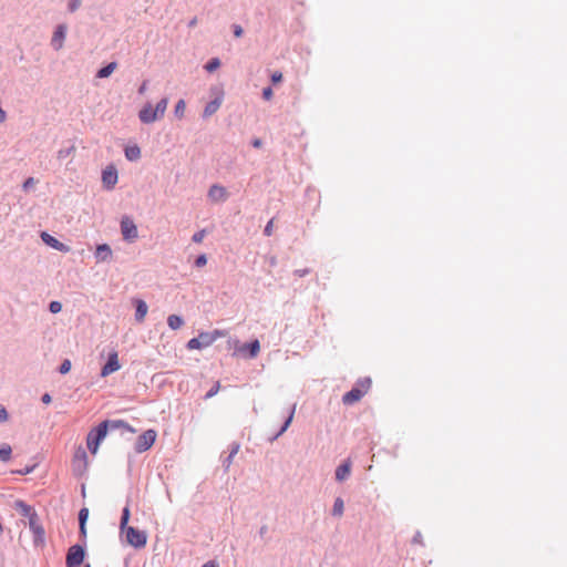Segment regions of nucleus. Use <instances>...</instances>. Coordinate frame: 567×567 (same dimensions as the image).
<instances>
[{"instance_id":"nucleus-3","label":"nucleus","mask_w":567,"mask_h":567,"mask_svg":"<svg viewBox=\"0 0 567 567\" xmlns=\"http://www.w3.org/2000/svg\"><path fill=\"white\" fill-rule=\"evenodd\" d=\"M109 430V423L102 422L99 426L93 429L86 439L87 449L95 455L99 451L101 442L105 439Z\"/></svg>"},{"instance_id":"nucleus-14","label":"nucleus","mask_w":567,"mask_h":567,"mask_svg":"<svg viewBox=\"0 0 567 567\" xmlns=\"http://www.w3.org/2000/svg\"><path fill=\"white\" fill-rule=\"evenodd\" d=\"M42 241L48 245L49 247L58 250V251H61V252H69L70 251V247L66 246L65 244L61 243L60 240H58L55 237H53L52 235H50L49 233L47 231H42L41 235H40Z\"/></svg>"},{"instance_id":"nucleus-36","label":"nucleus","mask_w":567,"mask_h":567,"mask_svg":"<svg viewBox=\"0 0 567 567\" xmlns=\"http://www.w3.org/2000/svg\"><path fill=\"white\" fill-rule=\"evenodd\" d=\"M49 310L51 313H59L62 310V303L60 301H51L49 303Z\"/></svg>"},{"instance_id":"nucleus-16","label":"nucleus","mask_w":567,"mask_h":567,"mask_svg":"<svg viewBox=\"0 0 567 567\" xmlns=\"http://www.w3.org/2000/svg\"><path fill=\"white\" fill-rule=\"evenodd\" d=\"M135 321L142 323L145 320V317L148 312L147 303L142 299H135Z\"/></svg>"},{"instance_id":"nucleus-13","label":"nucleus","mask_w":567,"mask_h":567,"mask_svg":"<svg viewBox=\"0 0 567 567\" xmlns=\"http://www.w3.org/2000/svg\"><path fill=\"white\" fill-rule=\"evenodd\" d=\"M121 369V364L118 361V354L116 351H112L109 354L107 362L103 365L101 370L102 377H107Z\"/></svg>"},{"instance_id":"nucleus-32","label":"nucleus","mask_w":567,"mask_h":567,"mask_svg":"<svg viewBox=\"0 0 567 567\" xmlns=\"http://www.w3.org/2000/svg\"><path fill=\"white\" fill-rule=\"evenodd\" d=\"M249 349V355L255 358L258 355L260 351V343L258 340L252 341L251 343L246 346Z\"/></svg>"},{"instance_id":"nucleus-42","label":"nucleus","mask_w":567,"mask_h":567,"mask_svg":"<svg viewBox=\"0 0 567 567\" xmlns=\"http://www.w3.org/2000/svg\"><path fill=\"white\" fill-rule=\"evenodd\" d=\"M9 419L7 409L0 404V422H6Z\"/></svg>"},{"instance_id":"nucleus-25","label":"nucleus","mask_w":567,"mask_h":567,"mask_svg":"<svg viewBox=\"0 0 567 567\" xmlns=\"http://www.w3.org/2000/svg\"><path fill=\"white\" fill-rule=\"evenodd\" d=\"M29 526L35 534L37 538H41L44 534L43 528L38 524V516H33L29 519Z\"/></svg>"},{"instance_id":"nucleus-50","label":"nucleus","mask_w":567,"mask_h":567,"mask_svg":"<svg viewBox=\"0 0 567 567\" xmlns=\"http://www.w3.org/2000/svg\"><path fill=\"white\" fill-rule=\"evenodd\" d=\"M197 22H198L197 18H196V17H194V18L188 22V27H189V28H194V27H196V25H197Z\"/></svg>"},{"instance_id":"nucleus-30","label":"nucleus","mask_w":567,"mask_h":567,"mask_svg":"<svg viewBox=\"0 0 567 567\" xmlns=\"http://www.w3.org/2000/svg\"><path fill=\"white\" fill-rule=\"evenodd\" d=\"M128 520H130V508L128 506L124 507L123 508V513H122V517H121V523H120V530H125L126 528H128Z\"/></svg>"},{"instance_id":"nucleus-6","label":"nucleus","mask_w":567,"mask_h":567,"mask_svg":"<svg viewBox=\"0 0 567 567\" xmlns=\"http://www.w3.org/2000/svg\"><path fill=\"white\" fill-rule=\"evenodd\" d=\"M229 196L228 189L220 184H213L207 190V198L212 204H223L228 200Z\"/></svg>"},{"instance_id":"nucleus-29","label":"nucleus","mask_w":567,"mask_h":567,"mask_svg":"<svg viewBox=\"0 0 567 567\" xmlns=\"http://www.w3.org/2000/svg\"><path fill=\"white\" fill-rule=\"evenodd\" d=\"M185 111H186V103L184 100H178L176 105H175V109H174V114L177 118L182 120L184 116H185Z\"/></svg>"},{"instance_id":"nucleus-7","label":"nucleus","mask_w":567,"mask_h":567,"mask_svg":"<svg viewBox=\"0 0 567 567\" xmlns=\"http://www.w3.org/2000/svg\"><path fill=\"white\" fill-rule=\"evenodd\" d=\"M72 465L74 473L79 476L83 475L87 470L89 461L86 452L83 447L80 446L76 449L73 456Z\"/></svg>"},{"instance_id":"nucleus-5","label":"nucleus","mask_w":567,"mask_h":567,"mask_svg":"<svg viewBox=\"0 0 567 567\" xmlns=\"http://www.w3.org/2000/svg\"><path fill=\"white\" fill-rule=\"evenodd\" d=\"M121 234L125 241L134 243L138 238V229L134 220L130 217H123L120 224Z\"/></svg>"},{"instance_id":"nucleus-23","label":"nucleus","mask_w":567,"mask_h":567,"mask_svg":"<svg viewBox=\"0 0 567 567\" xmlns=\"http://www.w3.org/2000/svg\"><path fill=\"white\" fill-rule=\"evenodd\" d=\"M295 411H296V405L292 406V409L289 413V416L287 417L286 422L282 423L280 431L270 440L271 442L275 441L276 439H278L280 435H282L288 430L289 425L292 422Z\"/></svg>"},{"instance_id":"nucleus-8","label":"nucleus","mask_w":567,"mask_h":567,"mask_svg":"<svg viewBox=\"0 0 567 567\" xmlns=\"http://www.w3.org/2000/svg\"><path fill=\"white\" fill-rule=\"evenodd\" d=\"M118 182V172L114 165H107L102 171V185L106 190L114 189L115 185Z\"/></svg>"},{"instance_id":"nucleus-46","label":"nucleus","mask_w":567,"mask_h":567,"mask_svg":"<svg viewBox=\"0 0 567 567\" xmlns=\"http://www.w3.org/2000/svg\"><path fill=\"white\" fill-rule=\"evenodd\" d=\"M282 80V74L280 72H275L272 75H271V81L274 83H278Z\"/></svg>"},{"instance_id":"nucleus-1","label":"nucleus","mask_w":567,"mask_h":567,"mask_svg":"<svg viewBox=\"0 0 567 567\" xmlns=\"http://www.w3.org/2000/svg\"><path fill=\"white\" fill-rule=\"evenodd\" d=\"M167 106V97L161 99L155 105L147 102L138 111V120L141 121V123L146 125L161 121L166 113Z\"/></svg>"},{"instance_id":"nucleus-31","label":"nucleus","mask_w":567,"mask_h":567,"mask_svg":"<svg viewBox=\"0 0 567 567\" xmlns=\"http://www.w3.org/2000/svg\"><path fill=\"white\" fill-rule=\"evenodd\" d=\"M220 66V60L218 58H213L210 59L206 64H205V70L207 72H214L216 71L218 68Z\"/></svg>"},{"instance_id":"nucleus-55","label":"nucleus","mask_w":567,"mask_h":567,"mask_svg":"<svg viewBox=\"0 0 567 567\" xmlns=\"http://www.w3.org/2000/svg\"><path fill=\"white\" fill-rule=\"evenodd\" d=\"M306 272H307V271L300 270L299 275H300V276H305V274H306Z\"/></svg>"},{"instance_id":"nucleus-28","label":"nucleus","mask_w":567,"mask_h":567,"mask_svg":"<svg viewBox=\"0 0 567 567\" xmlns=\"http://www.w3.org/2000/svg\"><path fill=\"white\" fill-rule=\"evenodd\" d=\"M209 93L213 99L224 101L225 91L221 85H213Z\"/></svg>"},{"instance_id":"nucleus-2","label":"nucleus","mask_w":567,"mask_h":567,"mask_svg":"<svg viewBox=\"0 0 567 567\" xmlns=\"http://www.w3.org/2000/svg\"><path fill=\"white\" fill-rule=\"evenodd\" d=\"M224 337V332L220 330H214L213 332H200L198 337L190 339L187 342L189 350H200L212 346L218 338Z\"/></svg>"},{"instance_id":"nucleus-19","label":"nucleus","mask_w":567,"mask_h":567,"mask_svg":"<svg viewBox=\"0 0 567 567\" xmlns=\"http://www.w3.org/2000/svg\"><path fill=\"white\" fill-rule=\"evenodd\" d=\"M343 513H344V502L341 497H337L334 499V503H333V506L331 509V515L334 518H341L343 516Z\"/></svg>"},{"instance_id":"nucleus-41","label":"nucleus","mask_w":567,"mask_h":567,"mask_svg":"<svg viewBox=\"0 0 567 567\" xmlns=\"http://www.w3.org/2000/svg\"><path fill=\"white\" fill-rule=\"evenodd\" d=\"M220 389V385H219V382H217L206 394V398L209 399V398H213L214 395H216L218 393Z\"/></svg>"},{"instance_id":"nucleus-39","label":"nucleus","mask_w":567,"mask_h":567,"mask_svg":"<svg viewBox=\"0 0 567 567\" xmlns=\"http://www.w3.org/2000/svg\"><path fill=\"white\" fill-rule=\"evenodd\" d=\"M343 402L348 404L354 402V389L346 393V395L343 396Z\"/></svg>"},{"instance_id":"nucleus-12","label":"nucleus","mask_w":567,"mask_h":567,"mask_svg":"<svg viewBox=\"0 0 567 567\" xmlns=\"http://www.w3.org/2000/svg\"><path fill=\"white\" fill-rule=\"evenodd\" d=\"M94 258L97 264L111 262L113 260V250L109 244H100L95 247Z\"/></svg>"},{"instance_id":"nucleus-4","label":"nucleus","mask_w":567,"mask_h":567,"mask_svg":"<svg viewBox=\"0 0 567 567\" xmlns=\"http://www.w3.org/2000/svg\"><path fill=\"white\" fill-rule=\"evenodd\" d=\"M121 534L125 536L126 543L134 548H143L147 543L146 532L136 529L132 526L122 530Z\"/></svg>"},{"instance_id":"nucleus-45","label":"nucleus","mask_w":567,"mask_h":567,"mask_svg":"<svg viewBox=\"0 0 567 567\" xmlns=\"http://www.w3.org/2000/svg\"><path fill=\"white\" fill-rule=\"evenodd\" d=\"M238 451H239V445H235L227 458L228 465L233 462V457L238 453Z\"/></svg>"},{"instance_id":"nucleus-33","label":"nucleus","mask_w":567,"mask_h":567,"mask_svg":"<svg viewBox=\"0 0 567 567\" xmlns=\"http://www.w3.org/2000/svg\"><path fill=\"white\" fill-rule=\"evenodd\" d=\"M109 423V429H120V427H125L130 431H133L124 421H106Z\"/></svg>"},{"instance_id":"nucleus-18","label":"nucleus","mask_w":567,"mask_h":567,"mask_svg":"<svg viewBox=\"0 0 567 567\" xmlns=\"http://www.w3.org/2000/svg\"><path fill=\"white\" fill-rule=\"evenodd\" d=\"M14 507L21 515L28 517V519L37 515L33 508L22 501H17Z\"/></svg>"},{"instance_id":"nucleus-51","label":"nucleus","mask_w":567,"mask_h":567,"mask_svg":"<svg viewBox=\"0 0 567 567\" xmlns=\"http://www.w3.org/2000/svg\"><path fill=\"white\" fill-rule=\"evenodd\" d=\"M146 85H147L146 82L142 83V85L138 87V93L140 94H143L146 91Z\"/></svg>"},{"instance_id":"nucleus-53","label":"nucleus","mask_w":567,"mask_h":567,"mask_svg":"<svg viewBox=\"0 0 567 567\" xmlns=\"http://www.w3.org/2000/svg\"><path fill=\"white\" fill-rule=\"evenodd\" d=\"M261 144L262 143H261V141L259 138H256L255 141H252V146L256 147V148L260 147Z\"/></svg>"},{"instance_id":"nucleus-44","label":"nucleus","mask_w":567,"mask_h":567,"mask_svg":"<svg viewBox=\"0 0 567 567\" xmlns=\"http://www.w3.org/2000/svg\"><path fill=\"white\" fill-rule=\"evenodd\" d=\"M233 30H234V35L236 38H240L243 35V33H244V30H243V28L239 24H234L233 25Z\"/></svg>"},{"instance_id":"nucleus-52","label":"nucleus","mask_w":567,"mask_h":567,"mask_svg":"<svg viewBox=\"0 0 567 567\" xmlns=\"http://www.w3.org/2000/svg\"><path fill=\"white\" fill-rule=\"evenodd\" d=\"M33 467H25L24 470L18 471L19 474H29L31 473Z\"/></svg>"},{"instance_id":"nucleus-56","label":"nucleus","mask_w":567,"mask_h":567,"mask_svg":"<svg viewBox=\"0 0 567 567\" xmlns=\"http://www.w3.org/2000/svg\"><path fill=\"white\" fill-rule=\"evenodd\" d=\"M85 567H90L89 565H86Z\"/></svg>"},{"instance_id":"nucleus-47","label":"nucleus","mask_w":567,"mask_h":567,"mask_svg":"<svg viewBox=\"0 0 567 567\" xmlns=\"http://www.w3.org/2000/svg\"><path fill=\"white\" fill-rule=\"evenodd\" d=\"M271 231H272V221L270 220V221L266 225V227H265V234H266L267 236H270V235H271Z\"/></svg>"},{"instance_id":"nucleus-48","label":"nucleus","mask_w":567,"mask_h":567,"mask_svg":"<svg viewBox=\"0 0 567 567\" xmlns=\"http://www.w3.org/2000/svg\"><path fill=\"white\" fill-rule=\"evenodd\" d=\"M41 400H42V402L44 404H49V403H51L52 399H51V395L49 393H45V394L42 395Z\"/></svg>"},{"instance_id":"nucleus-24","label":"nucleus","mask_w":567,"mask_h":567,"mask_svg":"<svg viewBox=\"0 0 567 567\" xmlns=\"http://www.w3.org/2000/svg\"><path fill=\"white\" fill-rule=\"evenodd\" d=\"M89 518V509L82 508L79 513L80 532L83 536H86V520Z\"/></svg>"},{"instance_id":"nucleus-54","label":"nucleus","mask_w":567,"mask_h":567,"mask_svg":"<svg viewBox=\"0 0 567 567\" xmlns=\"http://www.w3.org/2000/svg\"><path fill=\"white\" fill-rule=\"evenodd\" d=\"M306 272H307V271L300 270L299 275H300V276H305V274H306Z\"/></svg>"},{"instance_id":"nucleus-35","label":"nucleus","mask_w":567,"mask_h":567,"mask_svg":"<svg viewBox=\"0 0 567 567\" xmlns=\"http://www.w3.org/2000/svg\"><path fill=\"white\" fill-rule=\"evenodd\" d=\"M82 6V0H68V9L70 12H75Z\"/></svg>"},{"instance_id":"nucleus-26","label":"nucleus","mask_w":567,"mask_h":567,"mask_svg":"<svg viewBox=\"0 0 567 567\" xmlns=\"http://www.w3.org/2000/svg\"><path fill=\"white\" fill-rule=\"evenodd\" d=\"M74 151H75L74 146H69V147L61 148L56 153V158L59 161H64V159H66L69 157H72L73 154H74Z\"/></svg>"},{"instance_id":"nucleus-10","label":"nucleus","mask_w":567,"mask_h":567,"mask_svg":"<svg viewBox=\"0 0 567 567\" xmlns=\"http://www.w3.org/2000/svg\"><path fill=\"white\" fill-rule=\"evenodd\" d=\"M156 440V432L154 430H147L138 436L135 443V451L142 453L147 451Z\"/></svg>"},{"instance_id":"nucleus-20","label":"nucleus","mask_w":567,"mask_h":567,"mask_svg":"<svg viewBox=\"0 0 567 567\" xmlns=\"http://www.w3.org/2000/svg\"><path fill=\"white\" fill-rule=\"evenodd\" d=\"M184 319L178 315H169L167 317V326L172 330H178L184 326Z\"/></svg>"},{"instance_id":"nucleus-9","label":"nucleus","mask_w":567,"mask_h":567,"mask_svg":"<svg viewBox=\"0 0 567 567\" xmlns=\"http://www.w3.org/2000/svg\"><path fill=\"white\" fill-rule=\"evenodd\" d=\"M66 32L68 27L64 23L56 25V28L54 29L50 42L54 51H60L63 49L66 39Z\"/></svg>"},{"instance_id":"nucleus-49","label":"nucleus","mask_w":567,"mask_h":567,"mask_svg":"<svg viewBox=\"0 0 567 567\" xmlns=\"http://www.w3.org/2000/svg\"><path fill=\"white\" fill-rule=\"evenodd\" d=\"M202 567H219L217 563L210 560L205 563Z\"/></svg>"},{"instance_id":"nucleus-43","label":"nucleus","mask_w":567,"mask_h":567,"mask_svg":"<svg viewBox=\"0 0 567 567\" xmlns=\"http://www.w3.org/2000/svg\"><path fill=\"white\" fill-rule=\"evenodd\" d=\"M272 95H274V92H272V89L271 87H265L262 90V97L267 101L271 100L272 99Z\"/></svg>"},{"instance_id":"nucleus-17","label":"nucleus","mask_w":567,"mask_h":567,"mask_svg":"<svg viewBox=\"0 0 567 567\" xmlns=\"http://www.w3.org/2000/svg\"><path fill=\"white\" fill-rule=\"evenodd\" d=\"M224 101L213 99L208 102L203 111V117L208 118L213 116L221 106Z\"/></svg>"},{"instance_id":"nucleus-40","label":"nucleus","mask_w":567,"mask_h":567,"mask_svg":"<svg viewBox=\"0 0 567 567\" xmlns=\"http://www.w3.org/2000/svg\"><path fill=\"white\" fill-rule=\"evenodd\" d=\"M35 183H37V182H35V179H34L33 177H29V178H27V179L23 182L22 187H23V189H24V190H28L29 188H31L32 186H34V185H35Z\"/></svg>"},{"instance_id":"nucleus-15","label":"nucleus","mask_w":567,"mask_h":567,"mask_svg":"<svg viewBox=\"0 0 567 567\" xmlns=\"http://www.w3.org/2000/svg\"><path fill=\"white\" fill-rule=\"evenodd\" d=\"M352 472V462L350 458L346 460L341 465H339L336 470V480L338 482H343L350 477Z\"/></svg>"},{"instance_id":"nucleus-34","label":"nucleus","mask_w":567,"mask_h":567,"mask_svg":"<svg viewBox=\"0 0 567 567\" xmlns=\"http://www.w3.org/2000/svg\"><path fill=\"white\" fill-rule=\"evenodd\" d=\"M206 235H207L206 229L198 230L195 234H193L192 240L196 244H200L204 240V238L206 237Z\"/></svg>"},{"instance_id":"nucleus-22","label":"nucleus","mask_w":567,"mask_h":567,"mask_svg":"<svg viewBox=\"0 0 567 567\" xmlns=\"http://www.w3.org/2000/svg\"><path fill=\"white\" fill-rule=\"evenodd\" d=\"M125 156L131 162L137 161L141 158V148L137 145L127 146L125 148Z\"/></svg>"},{"instance_id":"nucleus-37","label":"nucleus","mask_w":567,"mask_h":567,"mask_svg":"<svg viewBox=\"0 0 567 567\" xmlns=\"http://www.w3.org/2000/svg\"><path fill=\"white\" fill-rule=\"evenodd\" d=\"M71 368H72L71 361L69 359H65L61 363L59 371L62 374H66L71 370Z\"/></svg>"},{"instance_id":"nucleus-27","label":"nucleus","mask_w":567,"mask_h":567,"mask_svg":"<svg viewBox=\"0 0 567 567\" xmlns=\"http://www.w3.org/2000/svg\"><path fill=\"white\" fill-rule=\"evenodd\" d=\"M12 449L9 444L2 443L0 444V460L3 462H8L11 458Z\"/></svg>"},{"instance_id":"nucleus-38","label":"nucleus","mask_w":567,"mask_h":567,"mask_svg":"<svg viewBox=\"0 0 567 567\" xmlns=\"http://www.w3.org/2000/svg\"><path fill=\"white\" fill-rule=\"evenodd\" d=\"M206 264H207V257H206V255H204V254H203V255H199V256L196 258V260H195V266H196L197 268H202V267L206 266Z\"/></svg>"},{"instance_id":"nucleus-21","label":"nucleus","mask_w":567,"mask_h":567,"mask_svg":"<svg viewBox=\"0 0 567 567\" xmlns=\"http://www.w3.org/2000/svg\"><path fill=\"white\" fill-rule=\"evenodd\" d=\"M116 68H117V63L116 62H111V63H109L107 65H105L104 68H102V69H100L97 71L96 78H99V79L109 78L116 70Z\"/></svg>"},{"instance_id":"nucleus-11","label":"nucleus","mask_w":567,"mask_h":567,"mask_svg":"<svg viewBox=\"0 0 567 567\" xmlns=\"http://www.w3.org/2000/svg\"><path fill=\"white\" fill-rule=\"evenodd\" d=\"M84 558V549L80 545H74L69 549L66 556L68 567H79Z\"/></svg>"}]
</instances>
